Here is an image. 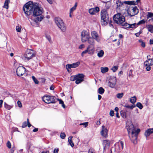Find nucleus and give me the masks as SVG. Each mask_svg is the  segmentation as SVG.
<instances>
[{"mask_svg":"<svg viewBox=\"0 0 153 153\" xmlns=\"http://www.w3.org/2000/svg\"><path fill=\"white\" fill-rule=\"evenodd\" d=\"M23 10L27 16L31 14L35 16H41L34 19V21L36 23L41 21L44 17L42 15L43 12V8L39 3H33L31 1H28L23 6Z\"/></svg>","mask_w":153,"mask_h":153,"instance_id":"nucleus-1","label":"nucleus"},{"mask_svg":"<svg viewBox=\"0 0 153 153\" xmlns=\"http://www.w3.org/2000/svg\"><path fill=\"white\" fill-rule=\"evenodd\" d=\"M126 128L129 134L130 133L131 134V136H129L131 140L134 144H136L137 136L140 131V129L136 127L134 125H127Z\"/></svg>","mask_w":153,"mask_h":153,"instance_id":"nucleus-2","label":"nucleus"},{"mask_svg":"<svg viewBox=\"0 0 153 153\" xmlns=\"http://www.w3.org/2000/svg\"><path fill=\"white\" fill-rule=\"evenodd\" d=\"M55 23L62 32H65L67 30V26L61 18L56 17L54 19Z\"/></svg>","mask_w":153,"mask_h":153,"instance_id":"nucleus-3","label":"nucleus"},{"mask_svg":"<svg viewBox=\"0 0 153 153\" xmlns=\"http://www.w3.org/2000/svg\"><path fill=\"white\" fill-rule=\"evenodd\" d=\"M114 22L118 24L121 25L125 21V17L121 14L118 13L113 16Z\"/></svg>","mask_w":153,"mask_h":153,"instance_id":"nucleus-4","label":"nucleus"},{"mask_svg":"<svg viewBox=\"0 0 153 153\" xmlns=\"http://www.w3.org/2000/svg\"><path fill=\"white\" fill-rule=\"evenodd\" d=\"M35 56V54L33 50L31 49H27L25 53L22 56V59L24 60L26 62L32 59Z\"/></svg>","mask_w":153,"mask_h":153,"instance_id":"nucleus-5","label":"nucleus"},{"mask_svg":"<svg viewBox=\"0 0 153 153\" xmlns=\"http://www.w3.org/2000/svg\"><path fill=\"white\" fill-rule=\"evenodd\" d=\"M101 21L102 25H104L107 24L108 21V16L107 11L105 10H103L101 12Z\"/></svg>","mask_w":153,"mask_h":153,"instance_id":"nucleus-6","label":"nucleus"},{"mask_svg":"<svg viewBox=\"0 0 153 153\" xmlns=\"http://www.w3.org/2000/svg\"><path fill=\"white\" fill-rule=\"evenodd\" d=\"M55 97L53 96L45 95L43 96L42 99V100L47 103H54L56 102Z\"/></svg>","mask_w":153,"mask_h":153,"instance_id":"nucleus-7","label":"nucleus"},{"mask_svg":"<svg viewBox=\"0 0 153 153\" xmlns=\"http://www.w3.org/2000/svg\"><path fill=\"white\" fill-rule=\"evenodd\" d=\"M124 142L123 141L119 140L117 143L114 145L115 151L117 152H119L122 150L123 148Z\"/></svg>","mask_w":153,"mask_h":153,"instance_id":"nucleus-8","label":"nucleus"},{"mask_svg":"<svg viewBox=\"0 0 153 153\" xmlns=\"http://www.w3.org/2000/svg\"><path fill=\"white\" fill-rule=\"evenodd\" d=\"M81 36L82 42H85L89 38V33L88 31L83 30L81 33Z\"/></svg>","mask_w":153,"mask_h":153,"instance_id":"nucleus-9","label":"nucleus"},{"mask_svg":"<svg viewBox=\"0 0 153 153\" xmlns=\"http://www.w3.org/2000/svg\"><path fill=\"white\" fill-rule=\"evenodd\" d=\"M138 12V10L137 7H132L127 10V13L130 16H133L136 15Z\"/></svg>","mask_w":153,"mask_h":153,"instance_id":"nucleus-10","label":"nucleus"},{"mask_svg":"<svg viewBox=\"0 0 153 153\" xmlns=\"http://www.w3.org/2000/svg\"><path fill=\"white\" fill-rule=\"evenodd\" d=\"M26 69L23 67H19L16 69V73L18 76H21L25 74Z\"/></svg>","mask_w":153,"mask_h":153,"instance_id":"nucleus-11","label":"nucleus"},{"mask_svg":"<svg viewBox=\"0 0 153 153\" xmlns=\"http://www.w3.org/2000/svg\"><path fill=\"white\" fill-rule=\"evenodd\" d=\"M108 130L107 128L104 125L102 126V130L100 132V133L102 136L106 138L108 136Z\"/></svg>","mask_w":153,"mask_h":153,"instance_id":"nucleus-12","label":"nucleus"},{"mask_svg":"<svg viewBox=\"0 0 153 153\" xmlns=\"http://www.w3.org/2000/svg\"><path fill=\"white\" fill-rule=\"evenodd\" d=\"M76 83L79 84L83 81L84 75L82 74H79L76 75Z\"/></svg>","mask_w":153,"mask_h":153,"instance_id":"nucleus-13","label":"nucleus"},{"mask_svg":"<svg viewBox=\"0 0 153 153\" xmlns=\"http://www.w3.org/2000/svg\"><path fill=\"white\" fill-rule=\"evenodd\" d=\"M117 80L116 77L114 76L111 78V79L109 81L108 85L111 88H114L116 83Z\"/></svg>","mask_w":153,"mask_h":153,"instance_id":"nucleus-14","label":"nucleus"},{"mask_svg":"<svg viewBox=\"0 0 153 153\" xmlns=\"http://www.w3.org/2000/svg\"><path fill=\"white\" fill-rule=\"evenodd\" d=\"M15 102L13 100L11 102V103L10 104H9L5 102H4V106L6 109L8 110H10L11 108H13L14 106V105L15 104Z\"/></svg>","mask_w":153,"mask_h":153,"instance_id":"nucleus-15","label":"nucleus"},{"mask_svg":"<svg viewBox=\"0 0 153 153\" xmlns=\"http://www.w3.org/2000/svg\"><path fill=\"white\" fill-rule=\"evenodd\" d=\"M80 64V62H79L74 63L72 64H69L66 65V68L68 71L69 70L68 69H71V68H75L78 67Z\"/></svg>","mask_w":153,"mask_h":153,"instance_id":"nucleus-16","label":"nucleus"},{"mask_svg":"<svg viewBox=\"0 0 153 153\" xmlns=\"http://www.w3.org/2000/svg\"><path fill=\"white\" fill-rule=\"evenodd\" d=\"M91 35L92 38L95 39L97 41L99 42L100 41V39L97 33L95 31H92L91 33Z\"/></svg>","mask_w":153,"mask_h":153,"instance_id":"nucleus-17","label":"nucleus"},{"mask_svg":"<svg viewBox=\"0 0 153 153\" xmlns=\"http://www.w3.org/2000/svg\"><path fill=\"white\" fill-rule=\"evenodd\" d=\"M99 10L100 9L98 7H96L89 9V12L91 15H94L98 12Z\"/></svg>","mask_w":153,"mask_h":153,"instance_id":"nucleus-18","label":"nucleus"},{"mask_svg":"<svg viewBox=\"0 0 153 153\" xmlns=\"http://www.w3.org/2000/svg\"><path fill=\"white\" fill-rule=\"evenodd\" d=\"M153 133V128H149L146 130L144 133V135L146 137V140L147 138L152 134Z\"/></svg>","mask_w":153,"mask_h":153,"instance_id":"nucleus-19","label":"nucleus"},{"mask_svg":"<svg viewBox=\"0 0 153 153\" xmlns=\"http://www.w3.org/2000/svg\"><path fill=\"white\" fill-rule=\"evenodd\" d=\"M145 66L149 65H153V59H148L144 63Z\"/></svg>","mask_w":153,"mask_h":153,"instance_id":"nucleus-20","label":"nucleus"},{"mask_svg":"<svg viewBox=\"0 0 153 153\" xmlns=\"http://www.w3.org/2000/svg\"><path fill=\"white\" fill-rule=\"evenodd\" d=\"M109 141L107 140H104L103 141V144L104 146V148L105 149V147L108 148L109 146Z\"/></svg>","mask_w":153,"mask_h":153,"instance_id":"nucleus-21","label":"nucleus"},{"mask_svg":"<svg viewBox=\"0 0 153 153\" xmlns=\"http://www.w3.org/2000/svg\"><path fill=\"white\" fill-rule=\"evenodd\" d=\"M10 2V0H5L3 7L7 9L9 7V4Z\"/></svg>","mask_w":153,"mask_h":153,"instance_id":"nucleus-22","label":"nucleus"},{"mask_svg":"<svg viewBox=\"0 0 153 153\" xmlns=\"http://www.w3.org/2000/svg\"><path fill=\"white\" fill-rule=\"evenodd\" d=\"M73 137L72 136H70L68 138V145H70L72 147H73L74 146V144L73 143L72 141V138Z\"/></svg>","mask_w":153,"mask_h":153,"instance_id":"nucleus-23","label":"nucleus"},{"mask_svg":"<svg viewBox=\"0 0 153 153\" xmlns=\"http://www.w3.org/2000/svg\"><path fill=\"white\" fill-rule=\"evenodd\" d=\"M101 71L102 73L104 74L108 71V68L107 67H101Z\"/></svg>","mask_w":153,"mask_h":153,"instance_id":"nucleus-24","label":"nucleus"},{"mask_svg":"<svg viewBox=\"0 0 153 153\" xmlns=\"http://www.w3.org/2000/svg\"><path fill=\"white\" fill-rule=\"evenodd\" d=\"M88 48V53L90 54H93L94 52V49L93 48H91L90 46H89Z\"/></svg>","mask_w":153,"mask_h":153,"instance_id":"nucleus-25","label":"nucleus"},{"mask_svg":"<svg viewBox=\"0 0 153 153\" xmlns=\"http://www.w3.org/2000/svg\"><path fill=\"white\" fill-rule=\"evenodd\" d=\"M94 39L93 38L90 37H89V38L87 40L88 41V43L89 44L92 45L94 44Z\"/></svg>","mask_w":153,"mask_h":153,"instance_id":"nucleus-26","label":"nucleus"},{"mask_svg":"<svg viewBox=\"0 0 153 153\" xmlns=\"http://www.w3.org/2000/svg\"><path fill=\"white\" fill-rule=\"evenodd\" d=\"M137 98L135 96L131 97L130 99V101L132 103H134L136 101Z\"/></svg>","mask_w":153,"mask_h":153,"instance_id":"nucleus-27","label":"nucleus"},{"mask_svg":"<svg viewBox=\"0 0 153 153\" xmlns=\"http://www.w3.org/2000/svg\"><path fill=\"white\" fill-rule=\"evenodd\" d=\"M147 27L149 31L151 32V33H152L153 32V25H149L147 26Z\"/></svg>","mask_w":153,"mask_h":153,"instance_id":"nucleus-28","label":"nucleus"},{"mask_svg":"<svg viewBox=\"0 0 153 153\" xmlns=\"http://www.w3.org/2000/svg\"><path fill=\"white\" fill-rule=\"evenodd\" d=\"M104 54V52L103 50L100 51L97 53V56L99 57H102Z\"/></svg>","mask_w":153,"mask_h":153,"instance_id":"nucleus-29","label":"nucleus"},{"mask_svg":"<svg viewBox=\"0 0 153 153\" xmlns=\"http://www.w3.org/2000/svg\"><path fill=\"white\" fill-rule=\"evenodd\" d=\"M77 6V3H76L74 6L72 7L70 9V12L71 13H72L76 8V7Z\"/></svg>","mask_w":153,"mask_h":153,"instance_id":"nucleus-30","label":"nucleus"},{"mask_svg":"<svg viewBox=\"0 0 153 153\" xmlns=\"http://www.w3.org/2000/svg\"><path fill=\"white\" fill-rule=\"evenodd\" d=\"M104 89L102 87H100L98 89V93L102 94L104 93Z\"/></svg>","mask_w":153,"mask_h":153,"instance_id":"nucleus-31","label":"nucleus"},{"mask_svg":"<svg viewBox=\"0 0 153 153\" xmlns=\"http://www.w3.org/2000/svg\"><path fill=\"white\" fill-rule=\"evenodd\" d=\"M121 25L125 28H129V24L125 22L124 23H123V24Z\"/></svg>","mask_w":153,"mask_h":153,"instance_id":"nucleus-32","label":"nucleus"},{"mask_svg":"<svg viewBox=\"0 0 153 153\" xmlns=\"http://www.w3.org/2000/svg\"><path fill=\"white\" fill-rule=\"evenodd\" d=\"M124 94L123 93H119L117 94V97L119 99L121 98L123 96Z\"/></svg>","mask_w":153,"mask_h":153,"instance_id":"nucleus-33","label":"nucleus"},{"mask_svg":"<svg viewBox=\"0 0 153 153\" xmlns=\"http://www.w3.org/2000/svg\"><path fill=\"white\" fill-rule=\"evenodd\" d=\"M132 71V70L131 69L129 70L128 73V76L130 78L133 77Z\"/></svg>","mask_w":153,"mask_h":153,"instance_id":"nucleus-34","label":"nucleus"},{"mask_svg":"<svg viewBox=\"0 0 153 153\" xmlns=\"http://www.w3.org/2000/svg\"><path fill=\"white\" fill-rule=\"evenodd\" d=\"M32 78L34 81V83L36 84H39V81L37 80V79L35 78V77L34 76H32Z\"/></svg>","mask_w":153,"mask_h":153,"instance_id":"nucleus-35","label":"nucleus"},{"mask_svg":"<svg viewBox=\"0 0 153 153\" xmlns=\"http://www.w3.org/2000/svg\"><path fill=\"white\" fill-rule=\"evenodd\" d=\"M136 106L140 109H142L143 108L142 105L140 102L137 103Z\"/></svg>","mask_w":153,"mask_h":153,"instance_id":"nucleus-36","label":"nucleus"},{"mask_svg":"<svg viewBox=\"0 0 153 153\" xmlns=\"http://www.w3.org/2000/svg\"><path fill=\"white\" fill-rule=\"evenodd\" d=\"M139 42L141 43V45L142 47L144 48L145 47V43L142 39L139 40Z\"/></svg>","mask_w":153,"mask_h":153,"instance_id":"nucleus-37","label":"nucleus"},{"mask_svg":"<svg viewBox=\"0 0 153 153\" xmlns=\"http://www.w3.org/2000/svg\"><path fill=\"white\" fill-rule=\"evenodd\" d=\"M57 100L59 101V104L62 105V106L64 108H65V106L64 104L63 101L61 99H57Z\"/></svg>","mask_w":153,"mask_h":153,"instance_id":"nucleus-38","label":"nucleus"},{"mask_svg":"<svg viewBox=\"0 0 153 153\" xmlns=\"http://www.w3.org/2000/svg\"><path fill=\"white\" fill-rule=\"evenodd\" d=\"M124 106L126 108H130L131 109H132L133 108L135 107V105H132L131 106H129L128 105H126Z\"/></svg>","mask_w":153,"mask_h":153,"instance_id":"nucleus-39","label":"nucleus"},{"mask_svg":"<svg viewBox=\"0 0 153 153\" xmlns=\"http://www.w3.org/2000/svg\"><path fill=\"white\" fill-rule=\"evenodd\" d=\"M118 69V66H113L111 69V70L112 71L114 72H116Z\"/></svg>","mask_w":153,"mask_h":153,"instance_id":"nucleus-40","label":"nucleus"},{"mask_svg":"<svg viewBox=\"0 0 153 153\" xmlns=\"http://www.w3.org/2000/svg\"><path fill=\"white\" fill-rule=\"evenodd\" d=\"M88 153H96L95 150L92 148H90L88 151Z\"/></svg>","mask_w":153,"mask_h":153,"instance_id":"nucleus-41","label":"nucleus"},{"mask_svg":"<svg viewBox=\"0 0 153 153\" xmlns=\"http://www.w3.org/2000/svg\"><path fill=\"white\" fill-rule=\"evenodd\" d=\"M153 17V13H152L149 12L148 13L147 15V18L149 19V18H151Z\"/></svg>","mask_w":153,"mask_h":153,"instance_id":"nucleus-42","label":"nucleus"},{"mask_svg":"<svg viewBox=\"0 0 153 153\" xmlns=\"http://www.w3.org/2000/svg\"><path fill=\"white\" fill-rule=\"evenodd\" d=\"M129 28H134L135 27L137 26V24L135 23L133 24H129Z\"/></svg>","mask_w":153,"mask_h":153,"instance_id":"nucleus-43","label":"nucleus"},{"mask_svg":"<svg viewBox=\"0 0 153 153\" xmlns=\"http://www.w3.org/2000/svg\"><path fill=\"white\" fill-rule=\"evenodd\" d=\"M145 21L144 19H143L141 20V21H140L137 24V25H140L141 24H144L145 22Z\"/></svg>","mask_w":153,"mask_h":153,"instance_id":"nucleus-44","label":"nucleus"},{"mask_svg":"<svg viewBox=\"0 0 153 153\" xmlns=\"http://www.w3.org/2000/svg\"><path fill=\"white\" fill-rule=\"evenodd\" d=\"M16 30L17 32H20L21 31V26H18L16 27Z\"/></svg>","mask_w":153,"mask_h":153,"instance_id":"nucleus-45","label":"nucleus"},{"mask_svg":"<svg viewBox=\"0 0 153 153\" xmlns=\"http://www.w3.org/2000/svg\"><path fill=\"white\" fill-rule=\"evenodd\" d=\"M76 75L75 76H71L70 78V80L71 81H74L75 80H76Z\"/></svg>","mask_w":153,"mask_h":153,"instance_id":"nucleus-46","label":"nucleus"},{"mask_svg":"<svg viewBox=\"0 0 153 153\" xmlns=\"http://www.w3.org/2000/svg\"><path fill=\"white\" fill-rule=\"evenodd\" d=\"M88 48H87V49L86 50L83 51L82 52V54H81L82 56H83L84 54H85L88 52Z\"/></svg>","mask_w":153,"mask_h":153,"instance_id":"nucleus-47","label":"nucleus"},{"mask_svg":"<svg viewBox=\"0 0 153 153\" xmlns=\"http://www.w3.org/2000/svg\"><path fill=\"white\" fill-rule=\"evenodd\" d=\"M65 134L64 133H61L60 134V137L62 139H64L65 137Z\"/></svg>","mask_w":153,"mask_h":153,"instance_id":"nucleus-48","label":"nucleus"},{"mask_svg":"<svg viewBox=\"0 0 153 153\" xmlns=\"http://www.w3.org/2000/svg\"><path fill=\"white\" fill-rule=\"evenodd\" d=\"M46 38L48 40L50 43L51 42V38L50 36L46 35Z\"/></svg>","mask_w":153,"mask_h":153,"instance_id":"nucleus-49","label":"nucleus"},{"mask_svg":"<svg viewBox=\"0 0 153 153\" xmlns=\"http://www.w3.org/2000/svg\"><path fill=\"white\" fill-rule=\"evenodd\" d=\"M7 146L8 147V148L9 149H10L11 148V144L10 143L9 141H8L7 142Z\"/></svg>","mask_w":153,"mask_h":153,"instance_id":"nucleus-50","label":"nucleus"},{"mask_svg":"<svg viewBox=\"0 0 153 153\" xmlns=\"http://www.w3.org/2000/svg\"><path fill=\"white\" fill-rule=\"evenodd\" d=\"M150 65H149L148 66H145L146 67V69L147 71H149L150 70L151 67H150Z\"/></svg>","mask_w":153,"mask_h":153,"instance_id":"nucleus-51","label":"nucleus"},{"mask_svg":"<svg viewBox=\"0 0 153 153\" xmlns=\"http://www.w3.org/2000/svg\"><path fill=\"white\" fill-rule=\"evenodd\" d=\"M121 115L123 118L126 117V113L125 112H123L121 113Z\"/></svg>","mask_w":153,"mask_h":153,"instance_id":"nucleus-52","label":"nucleus"},{"mask_svg":"<svg viewBox=\"0 0 153 153\" xmlns=\"http://www.w3.org/2000/svg\"><path fill=\"white\" fill-rule=\"evenodd\" d=\"M124 3L127 4H133L132 3L133 2L131 1H125L124 2Z\"/></svg>","mask_w":153,"mask_h":153,"instance_id":"nucleus-53","label":"nucleus"},{"mask_svg":"<svg viewBox=\"0 0 153 153\" xmlns=\"http://www.w3.org/2000/svg\"><path fill=\"white\" fill-rule=\"evenodd\" d=\"M17 103L19 107L21 108L22 107V105L20 101H18L17 102Z\"/></svg>","mask_w":153,"mask_h":153,"instance_id":"nucleus-54","label":"nucleus"},{"mask_svg":"<svg viewBox=\"0 0 153 153\" xmlns=\"http://www.w3.org/2000/svg\"><path fill=\"white\" fill-rule=\"evenodd\" d=\"M23 124H30V123L29 121V119H27V121H25L23 123Z\"/></svg>","mask_w":153,"mask_h":153,"instance_id":"nucleus-55","label":"nucleus"},{"mask_svg":"<svg viewBox=\"0 0 153 153\" xmlns=\"http://www.w3.org/2000/svg\"><path fill=\"white\" fill-rule=\"evenodd\" d=\"M114 111L113 110H111L110 112V115L112 117L114 115Z\"/></svg>","mask_w":153,"mask_h":153,"instance_id":"nucleus-56","label":"nucleus"},{"mask_svg":"<svg viewBox=\"0 0 153 153\" xmlns=\"http://www.w3.org/2000/svg\"><path fill=\"white\" fill-rule=\"evenodd\" d=\"M59 149L58 148L55 149L53 151V153H58Z\"/></svg>","mask_w":153,"mask_h":153,"instance_id":"nucleus-57","label":"nucleus"},{"mask_svg":"<svg viewBox=\"0 0 153 153\" xmlns=\"http://www.w3.org/2000/svg\"><path fill=\"white\" fill-rule=\"evenodd\" d=\"M84 47V44H82L80 45L79 47V48L81 49Z\"/></svg>","mask_w":153,"mask_h":153,"instance_id":"nucleus-58","label":"nucleus"},{"mask_svg":"<svg viewBox=\"0 0 153 153\" xmlns=\"http://www.w3.org/2000/svg\"><path fill=\"white\" fill-rule=\"evenodd\" d=\"M47 1L49 3L51 4L53 3V0H47Z\"/></svg>","mask_w":153,"mask_h":153,"instance_id":"nucleus-59","label":"nucleus"},{"mask_svg":"<svg viewBox=\"0 0 153 153\" xmlns=\"http://www.w3.org/2000/svg\"><path fill=\"white\" fill-rule=\"evenodd\" d=\"M123 72L122 71H120L118 73V75L120 76L121 75L123 74Z\"/></svg>","mask_w":153,"mask_h":153,"instance_id":"nucleus-60","label":"nucleus"},{"mask_svg":"<svg viewBox=\"0 0 153 153\" xmlns=\"http://www.w3.org/2000/svg\"><path fill=\"white\" fill-rule=\"evenodd\" d=\"M3 101L2 100H0V108H1L2 106V104Z\"/></svg>","mask_w":153,"mask_h":153,"instance_id":"nucleus-61","label":"nucleus"},{"mask_svg":"<svg viewBox=\"0 0 153 153\" xmlns=\"http://www.w3.org/2000/svg\"><path fill=\"white\" fill-rule=\"evenodd\" d=\"M50 90H53L54 89V86L53 85H52L50 87Z\"/></svg>","mask_w":153,"mask_h":153,"instance_id":"nucleus-62","label":"nucleus"},{"mask_svg":"<svg viewBox=\"0 0 153 153\" xmlns=\"http://www.w3.org/2000/svg\"><path fill=\"white\" fill-rule=\"evenodd\" d=\"M41 153H49V151H44L42 152Z\"/></svg>","mask_w":153,"mask_h":153,"instance_id":"nucleus-63","label":"nucleus"},{"mask_svg":"<svg viewBox=\"0 0 153 153\" xmlns=\"http://www.w3.org/2000/svg\"><path fill=\"white\" fill-rule=\"evenodd\" d=\"M150 44L151 45L153 44V40L152 39H150L149 41Z\"/></svg>","mask_w":153,"mask_h":153,"instance_id":"nucleus-64","label":"nucleus"}]
</instances>
